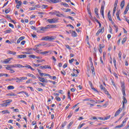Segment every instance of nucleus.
<instances>
[{
  "label": "nucleus",
  "mask_w": 129,
  "mask_h": 129,
  "mask_svg": "<svg viewBox=\"0 0 129 129\" xmlns=\"http://www.w3.org/2000/svg\"><path fill=\"white\" fill-rule=\"evenodd\" d=\"M13 101V100L11 99L5 100L3 101V103L1 104V106H3L4 107H7L8 105H10L11 104V103Z\"/></svg>",
  "instance_id": "1"
},
{
  "label": "nucleus",
  "mask_w": 129,
  "mask_h": 129,
  "mask_svg": "<svg viewBox=\"0 0 129 129\" xmlns=\"http://www.w3.org/2000/svg\"><path fill=\"white\" fill-rule=\"evenodd\" d=\"M100 88L101 89V90H103L104 93H105L106 94H107V95H108V96H109V98H111V96H110V94L108 93V91H107V90H106V88L103 87L102 85H101L100 86Z\"/></svg>",
  "instance_id": "2"
},
{
  "label": "nucleus",
  "mask_w": 129,
  "mask_h": 129,
  "mask_svg": "<svg viewBox=\"0 0 129 129\" xmlns=\"http://www.w3.org/2000/svg\"><path fill=\"white\" fill-rule=\"evenodd\" d=\"M125 86L124 82H121V88H122V93L124 96H125Z\"/></svg>",
  "instance_id": "3"
},
{
  "label": "nucleus",
  "mask_w": 129,
  "mask_h": 129,
  "mask_svg": "<svg viewBox=\"0 0 129 129\" xmlns=\"http://www.w3.org/2000/svg\"><path fill=\"white\" fill-rule=\"evenodd\" d=\"M28 78L26 77H20V78H18L17 81H16L17 83H21V82H23V80H26Z\"/></svg>",
  "instance_id": "4"
},
{
  "label": "nucleus",
  "mask_w": 129,
  "mask_h": 129,
  "mask_svg": "<svg viewBox=\"0 0 129 129\" xmlns=\"http://www.w3.org/2000/svg\"><path fill=\"white\" fill-rule=\"evenodd\" d=\"M100 14L102 15L103 19H104V6L103 5H101Z\"/></svg>",
  "instance_id": "5"
},
{
  "label": "nucleus",
  "mask_w": 129,
  "mask_h": 129,
  "mask_svg": "<svg viewBox=\"0 0 129 129\" xmlns=\"http://www.w3.org/2000/svg\"><path fill=\"white\" fill-rule=\"evenodd\" d=\"M47 22L49 23V24H54L57 22V20H56V19L52 18V19H49L47 20Z\"/></svg>",
  "instance_id": "6"
},
{
  "label": "nucleus",
  "mask_w": 129,
  "mask_h": 129,
  "mask_svg": "<svg viewBox=\"0 0 129 129\" xmlns=\"http://www.w3.org/2000/svg\"><path fill=\"white\" fill-rule=\"evenodd\" d=\"M60 14V12L59 11H53V16H54L55 15H56V17H61V16H63V14Z\"/></svg>",
  "instance_id": "7"
},
{
  "label": "nucleus",
  "mask_w": 129,
  "mask_h": 129,
  "mask_svg": "<svg viewBox=\"0 0 129 129\" xmlns=\"http://www.w3.org/2000/svg\"><path fill=\"white\" fill-rule=\"evenodd\" d=\"M46 30L48 29H53V28H56V25H48L45 26Z\"/></svg>",
  "instance_id": "8"
},
{
  "label": "nucleus",
  "mask_w": 129,
  "mask_h": 129,
  "mask_svg": "<svg viewBox=\"0 0 129 129\" xmlns=\"http://www.w3.org/2000/svg\"><path fill=\"white\" fill-rule=\"evenodd\" d=\"M38 79L40 82H43V83H48V80H45L44 78H41V77H38Z\"/></svg>",
  "instance_id": "9"
},
{
  "label": "nucleus",
  "mask_w": 129,
  "mask_h": 129,
  "mask_svg": "<svg viewBox=\"0 0 129 129\" xmlns=\"http://www.w3.org/2000/svg\"><path fill=\"white\" fill-rule=\"evenodd\" d=\"M48 53H49L50 55H51V54H52V50L41 52H40V54H42V55H47Z\"/></svg>",
  "instance_id": "10"
},
{
  "label": "nucleus",
  "mask_w": 129,
  "mask_h": 129,
  "mask_svg": "<svg viewBox=\"0 0 129 129\" xmlns=\"http://www.w3.org/2000/svg\"><path fill=\"white\" fill-rule=\"evenodd\" d=\"M17 57L18 59H22L24 58H26L27 55L26 54H21V55H17Z\"/></svg>",
  "instance_id": "11"
},
{
  "label": "nucleus",
  "mask_w": 129,
  "mask_h": 129,
  "mask_svg": "<svg viewBox=\"0 0 129 129\" xmlns=\"http://www.w3.org/2000/svg\"><path fill=\"white\" fill-rule=\"evenodd\" d=\"M121 110H122L121 109V108H119V109L117 110V111L115 113V114H114L115 117L117 116V115H118V114L120 113V112H121Z\"/></svg>",
  "instance_id": "12"
},
{
  "label": "nucleus",
  "mask_w": 129,
  "mask_h": 129,
  "mask_svg": "<svg viewBox=\"0 0 129 129\" xmlns=\"http://www.w3.org/2000/svg\"><path fill=\"white\" fill-rule=\"evenodd\" d=\"M49 3H53V4H58V3H61V0H49Z\"/></svg>",
  "instance_id": "13"
},
{
  "label": "nucleus",
  "mask_w": 129,
  "mask_h": 129,
  "mask_svg": "<svg viewBox=\"0 0 129 129\" xmlns=\"http://www.w3.org/2000/svg\"><path fill=\"white\" fill-rule=\"evenodd\" d=\"M128 10H129V3L127 4L125 8V11H124V13H123V15H126L127 12H128Z\"/></svg>",
  "instance_id": "14"
},
{
  "label": "nucleus",
  "mask_w": 129,
  "mask_h": 129,
  "mask_svg": "<svg viewBox=\"0 0 129 129\" xmlns=\"http://www.w3.org/2000/svg\"><path fill=\"white\" fill-rule=\"evenodd\" d=\"M40 68H41V69H47V68L48 69H51V67H48V65H46V66H41L40 67Z\"/></svg>",
  "instance_id": "15"
},
{
  "label": "nucleus",
  "mask_w": 129,
  "mask_h": 129,
  "mask_svg": "<svg viewBox=\"0 0 129 129\" xmlns=\"http://www.w3.org/2000/svg\"><path fill=\"white\" fill-rule=\"evenodd\" d=\"M12 68H16V64H13V65H7V67H6V69H12Z\"/></svg>",
  "instance_id": "16"
},
{
  "label": "nucleus",
  "mask_w": 129,
  "mask_h": 129,
  "mask_svg": "<svg viewBox=\"0 0 129 129\" xmlns=\"http://www.w3.org/2000/svg\"><path fill=\"white\" fill-rule=\"evenodd\" d=\"M24 68H28V69H31L32 71H34L35 69H34L31 66L28 65V64H26V66H24Z\"/></svg>",
  "instance_id": "17"
},
{
  "label": "nucleus",
  "mask_w": 129,
  "mask_h": 129,
  "mask_svg": "<svg viewBox=\"0 0 129 129\" xmlns=\"http://www.w3.org/2000/svg\"><path fill=\"white\" fill-rule=\"evenodd\" d=\"M12 59H13V58H12V57L6 59H5L4 61H3V63H5V64H8V63H9V62L10 61H11V60H12Z\"/></svg>",
  "instance_id": "18"
},
{
  "label": "nucleus",
  "mask_w": 129,
  "mask_h": 129,
  "mask_svg": "<svg viewBox=\"0 0 129 129\" xmlns=\"http://www.w3.org/2000/svg\"><path fill=\"white\" fill-rule=\"evenodd\" d=\"M25 68V67L20 64H15V68Z\"/></svg>",
  "instance_id": "19"
},
{
  "label": "nucleus",
  "mask_w": 129,
  "mask_h": 129,
  "mask_svg": "<svg viewBox=\"0 0 129 129\" xmlns=\"http://www.w3.org/2000/svg\"><path fill=\"white\" fill-rule=\"evenodd\" d=\"M28 76H29V77H32V78H33L34 79H37V77H36V76H35L34 75L28 73L27 74Z\"/></svg>",
  "instance_id": "20"
},
{
  "label": "nucleus",
  "mask_w": 129,
  "mask_h": 129,
  "mask_svg": "<svg viewBox=\"0 0 129 129\" xmlns=\"http://www.w3.org/2000/svg\"><path fill=\"white\" fill-rule=\"evenodd\" d=\"M108 18L110 22L112 21V19H111V15H110V11H109L108 13Z\"/></svg>",
  "instance_id": "21"
},
{
  "label": "nucleus",
  "mask_w": 129,
  "mask_h": 129,
  "mask_svg": "<svg viewBox=\"0 0 129 129\" xmlns=\"http://www.w3.org/2000/svg\"><path fill=\"white\" fill-rule=\"evenodd\" d=\"M60 5L61 6H64V7H66V8H69V5L68 4H67L66 3H63V2H61L60 3Z\"/></svg>",
  "instance_id": "22"
},
{
  "label": "nucleus",
  "mask_w": 129,
  "mask_h": 129,
  "mask_svg": "<svg viewBox=\"0 0 129 129\" xmlns=\"http://www.w3.org/2000/svg\"><path fill=\"white\" fill-rule=\"evenodd\" d=\"M113 62L114 63V66L115 69H117V68H116V60H115V57H113Z\"/></svg>",
  "instance_id": "23"
},
{
  "label": "nucleus",
  "mask_w": 129,
  "mask_h": 129,
  "mask_svg": "<svg viewBox=\"0 0 129 129\" xmlns=\"http://www.w3.org/2000/svg\"><path fill=\"white\" fill-rule=\"evenodd\" d=\"M42 46V44H41L36 45L35 46V48H34V49H33L34 51H36V50H38V49H39L38 47H40V46Z\"/></svg>",
  "instance_id": "24"
},
{
  "label": "nucleus",
  "mask_w": 129,
  "mask_h": 129,
  "mask_svg": "<svg viewBox=\"0 0 129 129\" xmlns=\"http://www.w3.org/2000/svg\"><path fill=\"white\" fill-rule=\"evenodd\" d=\"M120 7H121V9L122 10V9H123V7H124V0H123L121 3H120Z\"/></svg>",
  "instance_id": "25"
},
{
  "label": "nucleus",
  "mask_w": 129,
  "mask_h": 129,
  "mask_svg": "<svg viewBox=\"0 0 129 129\" xmlns=\"http://www.w3.org/2000/svg\"><path fill=\"white\" fill-rule=\"evenodd\" d=\"M38 6H39V5H35V6H34V7L30 8H29V10H30V11H34V10H35L36 9H37V8H38Z\"/></svg>",
  "instance_id": "26"
},
{
  "label": "nucleus",
  "mask_w": 129,
  "mask_h": 129,
  "mask_svg": "<svg viewBox=\"0 0 129 129\" xmlns=\"http://www.w3.org/2000/svg\"><path fill=\"white\" fill-rule=\"evenodd\" d=\"M92 73V74L95 75V72H94V67H93V64L91 66Z\"/></svg>",
  "instance_id": "27"
},
{
  "label": "nucleus",
  "mask_w": 129,
  "mask_h": 129,
  "mask_svg": "<svg viewBox=\"0 0 129 129\" xmlns=\"http://www.w3.org/2000/svg\"><path fill=\"white\" fill-rule=\"evenodd\" d=\"M39 29H40L39 31H42L43 32L47 30V28H46V27H39Z\"/></svg>",
  "instance_id": "28"
},
{
  "label": "nucleus",
  "mask_w": 129,
  "mask_h": 129,
  "mask_svg": "<svg viewBox=\"0 0 129 129\" xmlns=\"http://www.w3.org/2000/svg\"><path fill=\"white\" fill-rule=\"evenodd\" d=\"M56 39L55 36H49V41H53V40H55Z\"/></svg>",
  "instance_id": "29"
},
{
  "label": "nucleus",
  "mask_w": 129,
  "mask_h": 129,
  "mask_svg": "<svg viewBox=\"0 0 129 129\" xmlns=\"http://www.w3.org/2000/svg\"><path fill=\"white\" fill-rule=\"evenodd\" d=\"M90 86H91L92 89L93 90H94V91H95L96 92H98V91H97V90H96V89H95L94 87H93V86H92V83H91Z\"/></svg>",
  "instance_id": "30"
},
{
  "label": "nucleus",
  "mask_w": 129,
  "mask_h": 129,
  "mask_svg": "<svg viewBox=\"0 0 129 129\" xmlns=\"http://www.w3.org/2000/svg\"><path fill=\"white\" fill-rule=\"evenodd\" d=\"M7 95V96H17V95L15 93H9Z\"/></svg>",
  "instance_id": "31"
},
{
  "label": "nucleus",
  "mask_w": 129,
  "mask_h": 129,
  "mask_svg": "<svg viewBox=\"0 0 129 129\" xmlns=\"http://www.w3.org/2000/svg\"><path fill=\"white\" fill-rule=\"evenodd\" d=\"M9 54H11L12 55H16V54H17V52L15 51H12L11 50H9L8 51Z\"/></svg>",
  "instance_id": "32"
},
{
  "label": "nucleus",
  "mask_w": 129,
  "mask_h": 129,
  "mask_svg": "<svg viewBox=\"0 0 129 129\" xmlns=\"http://www.w3.org/2000/svg\"><path fill=\"white\" fill-rule=\"evenodd\" d=\"M125 96H124L122 97V98L123 100L122 101V103H126L127 101H126V99L125 97Z\"/></svg>",
  "instance_id": "33"
},
{
  "label": "nucleus",
  "mask_w": 129,
  "mask_h": 129,
  "mask_svg": "<svg viewBox=\"0 0 129 129\" xmlns=\"http://www.w3.org/2000/svg\"><path fill=\"white\" fill-rule=\"evenodd\" d=\"M7 89H8V90L11 89H15V87H14V86H9L7 87Z\"/></svg>",
  "instance_id": "34"
},
{
  "label": "nucleus",
  "mask_w": 129,
  "mask_h": 129,
  "mask_svg": "<svg viewBox=\"0 0 129 129\" xmlns=\"http://www.w3.org/2000/svg\"><path fill=\"white\" fill-rule=\"evenodd\" d=\"M42 40L43 41H49V36H47L46 37L42 38Z\"/></svg>",
  "instance_id": "35"
},
{
  "label": "nucleus",
  "mask_w": 129,
  "mask_h": 129,
  "mask_svg": "<svg viewBox=\"0 0 129 129\" xmlns=\"http://www.w3.org/2000/svg\"><path fill=\"white\" fill-rule=\"evenodd\" d=\"M2 113H3V114H5L6 113H10V111L8 110H3L2 111Z\"/></svg>",
  "instance_id": "36"
},
{
  "label": "nucleus",
  "mask_w": 129,
  "mask_h": 129,
  "mask_svg": "<svg viewBox=\"0 0 129 129\" xmlns=\"http://www.w3.org/2000/svg\"><path fill=\"white\" fill-rule=\"evenodd\" d=\"M19 93H24V94H25V95H26V96L27 97H29V94H28V93L25 92V91H21Z\"/></svg>",
  "instance_id": "37"
},
{
  "label": "nucleus",
  "mask_w": 129,
  "mask_h": 129,
  "mask_svg": "<svg viewBox=\"0 0 129 129\" xmlns=\"http://www.w3.org/2000/svg\"><path fill=\"white\" fill-rule=\"evenodd\" d=\"M72 35L73 37H77V33L75 31H73Z\"/></svg>",
  "instance_id": "38"
},
{
  "label": "nucleus",
  "mask_w": 129,
  "mask_h": 129,
  "mask_svg": "<svg viewBox=\"0 0 129 129\" xmlns=\"http://www.w3.org/2000/svg\"><path fill=\"white\" fill-rule=\"evenodd\" d=\"M73 124V121L70 122L69 125H68V128L70 129V126H71V125H72Z\"/></svg>",
  "instance_id": "39"
},
{
  "label": "nucleus",
  "mask_w": 129,
  "mask_h": 129,
  "mask_svg": "<svg viewBox=\"0 0 129 129\" xmlns=\"http://www.w3.org/2000/svg\"><path fill=\"white\" fill-rule=\"evenodd\" d=\"M83 125H85V123H83L82 124H80V125L78 126V129L81 128V127H82V126H83Z\"/></svg>",
  "instance_id": "40"
},
{
  "label": "nucleus",
  "mask_w": 129,
  "mask_h": 129,
  "mask_svg": "<svg viewBox=\"0 0 129 129\" xmlns=\"http://www.w3.org/2000/svg\"><path fill=\"white\" fill-rule=\"evenodd\" d=\"M123 126V124H121V125H119L118 126H116L115 128H120V127H122Z\"/></svg>",
  "instance_id": "41"
},
{
  "label": "nucleus",
  "mask_w": 129,
  "mask_h": 129,
  "mask_svg": "<svg viewBox=\"0 0 129 129\" xmlns=\"http://www.w3.org/2000/svg\"><path fill=\"white\" fill-rule=\"evenodd\" d=\"M98 31L100 33H103L104 32V27H103L102 29H99Z\"/></svg>",
  "instance_id": "42"
},
{
  "label": "nucleus",
  "mask_w": 129,
  "mask_h": 129,
  "mask_svg": "<svg viewBox=\"0 0 129 129\" xmlns=\"http://www.w3.org/2000/svg\"><path fill=\"white\" fill-rule=\"evenodd\" d=\"M11 12V9L10 8L6 9L5 11V14H9Z\"/></svg>",
  "instance_id": "43"
},
{
  "label": "nucleus",
  "mask_w": 129,
  "mask_h": 129,
  "mask_svg": "<svg viewBox=\"0 0 129 129\" xmlns=\"http://www.w3.org/2000/svg\"><path fill=\"white\" fill-rule=\"evenodd\" d=\"M105 56H106V52L105 51L103 52V59L105 60Z\"/></svg>",
  "instance_id": "44"
},
{
  "label": "nucleus",
  "mask_w": 129,
  "mask_h": 129,
  "mask_svg": "<svg viewBox=\"0 0 129 129\" xmlns=\"http://www.w3.org/2000/svg\"><path fill=\"white\" fill-rule=\"evenodd\" d=\"M128 119V117L125 118L122 121V124H123V123H125V122H126V120H127Z\"/></svg>",
  "instance_id": "45"
},
{
  "label": "nucleus",
  "mask_w": 129,
  "mask_h": 129,
  "mask_svg": "<svg viewBox=\"0 0 129 129\" xmlns=\"http://www.w3.org/2000/svg\"><path fill=\"white\" fill-rule=\"evenodd\" d=\"M11 32H12V30L10 29H9V30H7L5 31V33L6 34H8L9 33H11Z\"/></svg>",
  "instance_id": "46"
},
{
  "label": "nucleus",
  "mask_w": 129,
  "mask_h": 129,
  "mask_svg": "<svg viewBox=\"0 0 129 129\" xmlns=\"http://www.w3.org/2000/svg\"><path fill=\"white\" fill-rule=\"evenodd\" d=\"M117 4H118V0H115L114 7H117Z\"/></svg>",
  "instance_id": "47"
},
{
  "label": "nucleus",
  "mask_w": 129,
  "mask_h": 129,
  "mask_svg": "<svg viewBox=\"0 0 129 129\" xmlns=\"http://www.w3.org/2000/svg\"><path fill=\"white\" fill-rule=\"evenodd\" d=\"M30 58H33V59H36V55H29Z\"/></svg>",
  "instance_id": "48"
},
{
  "label": "nucleus",
  "mask_w": 129,
  "mask_h": 129,
  "mask_svg": "<svg viewBox=\"0 0 129 129\" xmlns=\"http://www.w3.org/2000/svg\"><path fill=\"white\" fill-rule=\"evenodd\" d=\"M66 124H67V121H64L63 123H62V124H61V126L62 127H64V126H65V125H66Z\"/></svg>",
  "instance_id": "49"
},
{
  "label": "nucleus",
  "mask_w": 129,
  "mask_h": 129,
  "mask_svg": "<svg viewBox=\"0 0 129 129\" xmlns=\"http://www.w3.org/2000/svg\"><path fill=\"white\" fill-rule=\"evenodd\" d=\"M111 81L112 82V85H113L114 87H116V85H115V84L114 83V81H113V80L111 79Z\"/></svg>",
  "instance_id": "50"
},
{
  "label": "nucleus",
  "mask_w": 129,
  "mask_h": 129,
  "mask_svg": "<svg viewBox=\"0 0 129 129\" xmlns=\"http://www.w3.org/2000/svg\"><path fill=\"white\" fill-rule=\"evenodd\" d=\"M48 82H50V83H52V84H53V85H55V84H56V82L52 81L50 80H48Z\"/></svg>",
  "instance_id": "51"
},
{
  "label": "nucleus",
  "mask_w": 129,
  "mask_h": 129,
  "mask_svg": "<svg viewBox=\"0 0 129 129\" xmlns=\"http://www.w3.org/2000/svg\"><path fill=\"white\" fill-rule=\"evenodd\" d=\"M116 10V7L114 6L113 10V15L114 16V14L115 13V11Z\"/></svg>",
  "instance_id": "52"
},
{
  "label": "nucleus",
  "mask_w": 129,
  "mask_h": 129,
  "mask_svg": "<svg viewBox=\"0 0 129 129\" xmlns=\"http://www.w3.org/2000/svg\"><path fill=\"white\" fill-rule=\"evenodd\" d=\"M109 118H110V115H109L104 118V120H107V119H109Z\"/></svg>",
  "instance_id": "53"
},
{
  "label": "nucleus",
  "mask_w": 129,
  "mask_h": 129,
  "mask_svg": "<svg viewBox=\"0 0 129 129\" xmlns=\"http://www.w3.org/2000/svg\"><path fill=\"white\" fill-rule=\"evenodd\" d=\"M43 76H49L48 74L43 73V74H41V77H43Z\"/></svg>",
  "instance_id": "54"
},
{
  "label": "nucleus",
  "mask_w": 129,
  "mask_h": 129,
  "mask_svg": "<svg viewBox=\"0 0 129 129\" xmlns=\"http://www.w3.org/2000/svg\"><path fill=\"white\" fill-rule=\"evenodd\" d=\"M72 114H73V112H72V111H71L70 112L69 115L68 116V118H70V117H71V116H72Z\"/></svg>",
  "instance_id": "55"
},
{
  "label": "nucleus",
  "mask_w": 129,
  "mask_h": 129,
  "mask_svg": "<svg viewBox=\"0 0 129 129\" xmlns=\"http://www.w3.org/2000/svg\"><path fill=\"white\" fill-rule=\"evenodd\" d=\"M55 99L57 101H61V98H60V97L56 96L55 97Z\"/></svg>",
  "instance_id": "56"
},
{
  "label": "nucleus",
  "mask_w": 129,
  "mask_h": 129,
  "mask_svg": "<svg viewBox=\"0 0 129 129\" xmlns=\"http://www.w3.org/2000/svg\"><path fill=\"white\" fill-rule=\"evenodd\" d=\"M72 76H73V77H77V76H78V75L77 74H75L74 73H73V74H71Z\"/></svg>",
  "instance_id": "57"
},
{
  "label": "nucleus",
  "mask_w": 129,
  "mask_h": 129,
  "mask_svg": "<svg viewBox=\"0 0 129 129\" xmlns=\"http://www.w3.org/2000/svg\"><path fill=\"white\" fill-rule=\"evenodd\" d=\"M95 14L96 15L98 14V9L97 8L95 9Z\"/></svg>",
  "instance_id": "58"
},
{
  "label": "nucleus",
  "mask_w": 129,
  "mask_h": 129,
  "mask_svg": "<svg viewBox=\"0 0 129 129\" xmlns=\"http://www.w3.org/2000/svg\"><path fill=\"white\" fill-rule=\"evenodd\" d=\"M74 58H72V59H70L69 60V63H70L71 64H72V63H73V62L74 61Z\"/></svg>",
  "instance_id": "59"
},
{
  "label": "nucleus",
  "mask_w": 129,
  "mask_h": 129,
  "mask_svg": "<svg viewBox=\"0 0 129 129\" xmlns=\"http://www.w3.org/2000/svg\"><path fill=\"white\" fill-rule=\"evenodd\" d=\"M126 41V38H124L122 41V44H124Z\"/></svg>",
  "instance_id": "60"
},
{
  "label": "nucleus",
  "mask_w": 129,
  "mask_h": 129,
  "mask_svg": "<svg viewBox=\"0 0 129 129\" xmlns=\"http://www.w3.org/2000/svg\"><path fill=\"white\" fill-rule=\"evenodd\" d=\"M121 51H119V53H118V57L120 59H121Z\"/></svg>",
  "instance_id": "61"
},
{
  "label": "nucleus",
  "mask_w": 129,
  "mask_h": 129,
  "mask_svg": "<svg viewBox=\"0 0 129 129\" xmlns=\"http://www.w3.org/2000/svg\"><path fill=\"white\" fill-rule=\"evenodd\" d=\"M42 9H47V8H48V6L43 5L42 6Z\"/></svg>",
  "instance_id": "62"
},
{
  "label": "nucleus",
  "mask_w": 129,
  "mask_h": 129,
  "mask_svg": "<svg viewBox=\"0 0 129 129\" xmlns=\"http://www.w3.org/2000/svg\"><path fill=\"white\" fill-rule=\"evenodd\" d=\"M9 27H11V28H12V29H14L15 28L14 25H13V24L11 23H9Z\"/></svg>",
  "instance_id": "63"
},
{
  "label": "nucleus",
  "mask_w": 129,
  "mask_h": 129,
  "mask_svg": "<svg viewBox=\"0 0 129 129\" xmlns=\"http://www.w3.org/2000/svg\"><path fill=\"white\" fill-rule=\"evenodd\" d=\"M32 37H33V38H37V35L36 34H31Z\"/></svg>",
  "instance_id": "64"
}]
</instances>
